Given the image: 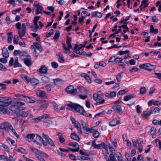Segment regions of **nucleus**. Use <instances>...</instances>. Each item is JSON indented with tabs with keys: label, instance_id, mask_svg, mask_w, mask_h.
Here are the masks:
<instances>
[{
	"label": "nucleus",
	"instance_id": "obj_28",
	"mask_svg": "<svg viewBox=\"0 0 161 161\" xmlns=\"http://www.w3.org/2000/svg\"><path fill=\"white\" fill-rule=\"evenodd\" d=\"M15 96L19 100L21 101H25L26 96H25L22 94H17L15 95Z\"/></svg>",
	"mask_w": 161,
	"mask_h": 161
},
{
	"label": "nucleus",
	"instance_id": "obj_33",
	"mask_svg": "<svg viewBox=\"0 0 161 161\" xmlns=\"http://www.w3.org/2000/svg\"><path fill=\"white\" fill-rule=\"evenodd\" d=\"M57 55L59 57L58 61L59 62L63 63L64 61V57L63 54L60 53H58L57 54Z\"/></svg>",
	"mask_w": 161,
	"mask_h": 161
},
{
	"label": "nucleus",
	"instance_id": "obj_32",
	"mask_svg": "<svg viewBox=\"0 0 161 161\" xmlns=\"http://www.w3.org/2000/svg\"><path fill=\"white\" fill-rule=\"evenodd\" d=\"M148 3H147V1L146 0H143L141 3L140 7L142 9V7H143V8H145L148 6Z\"/></svg>",
	"mask_w": 161,
	"mask_h": 161
},
{
	"label": "nucleus",
	"instance_id": "obj_40",
	"mask_svg": "<svg viewBox=\"0 0 161 161\" xmlns=\"http://www.w3.org/2000/svg\"><path fill=\"white\" fill-rule=\"evenodd\" d=\"M19 56L20 57V58L24 60L25 59V58H26L28 56H30L27 55V54L24 52H22L20 53Z\"/></svg>",
	"mask_w": 161,
	"mask_h": 161
},
{
	"label": "nucleus",
	"instance_id": "obj_58",
	"mask_svg": "<svg viewBox=\"0 0 161 161\" xmlns=\"http://www.w3.org/2000/svg\"><path fill=\"white\" fill-rule=\"evenodd\" d=\"M33 45L38 50H40L41 47V45L37 42L33 43Z\"/></svg>",
	"mask_w": 161,
	"mask_h": 161
},
{
	"label": "nucleus",
	"instance_id": "obj_45",
	"mask_svg": "<svg viewBox=\"0 0 161 161\" xmlns=\"http://www.w3.org/2000/svg\"><path fill=\"white\" fill-rule=\"evenodd\" d=\"M110 140L113 144L115 147H116L117 146V143L115 139L113 137H110Z\"/></svg>",
	"mask_w": 161,
	"mask_h": 161
},
{
	"label": "nucleus",
	"instance_id": "obj_55",
	"mask_svg": "<svg viewBox=\"0 0 161 161\" xmlns=\"http://www.w3.org/2000/svg\"><path fill=\"white\" fill-rule=\"evenodd\" d=\"M6 141H9L10 142L11 144L13 145V146H15V141L11 139L9 137H8L6 138Z\"/></svg>",
	"mask_w": 161,
	"mask_h": 161
},
{
	"label": "nucleus",
	"instance_id": "obj_57",
	"mask_svg": "<svg viewBox=\"0 0 161 161\" xmlns=\"http://www.w3.org/2000/svg\"><path fill=\"white\" fill-rule=\"evenodd\" d=\"M15 104L17 106L18 108L21 107L20 106L24 105L25 103L22 102H15Z\"/></svg>",
	"mask_w": 161,
	"mask_h": 161
},
{
	"label": "nucleus",
	"instance_id": "obj_3",
	"mask_svg": "<svg viewBox=\"0 0 161 161\" xmlns=\"http://www.w3.org/2000/svg\"><path fill=\"white\" fill-rule=\"evenodd\" d=\"M71 37L69 36L67 37L66 43L68 47H67L66 44L65 43H63L62 45L63 48L64 52V53H67L68 52H70V49L72 47V46L71 44Z\"/></svg>",
	"mask_w": 161,
	"mask_h": 161
},
{
	"label": "nucleus",
	"instance_id": "obj_22",
	"mask_svg": "<svg viewBox=\"0 0 161 161\" xmlns=\"http://www.w3.org/2000/svg\"><path fill=\"white\" fill-rule=\"evenodd\" d=\"M24 63L25 64L28 66H29L31 65V58L30 56H28L24 60Z\"/></svg>",
	"mask_w": 161,
	"mask_h": 161
},
{
	"label": "nucleus",
	"instance_id": "obj_52",
	"mask_svg": "<svg viewBox=\"0 0 161 161\" xmlns=\"http://www.w3.org/2000/svg\"><path fill=\"white\" fill-rule=\"evenodd\" d=\"M59 36V32L58 31H57L55 33L54 35L53 36V39H54L55 41H57V39L58 38Z\"/></svg>",
	"mask_w": 161,
	"mask_h": 161
},
{
	"label": "nucleus",
	"instance_id": "obj_43",
	"mask_svg": "<svg viewBox=\"0 0 161 161\" xmlns=\"http://www.w3.org/2000/svg\"><path fill=\"white\" fill-rule=\"evenodd\" d=\"M123 74V72H121L120 73H119L117 75L116 79L117 80V82H119L121 79V77Z\"/></svg>",
	"mask_w": 161,
	"mask_h": 161
},
{
	"label": "nucleus",
	"instance_id": "obj_26",
	"mask_svg": "<svg viewBox=\"0 0 161 161\" xmlns=\"http://www.w3.org/2000/svg\"><path fill=\"white\" fill-rule=\"evenodd\" d=\"M47 70V69L45 66L42 65L41 66L39 69V71L40 73L45 74L46 73Z\"/></svg>",
	"mask_w": 161,
	"mask_h": 161
},
{
	"label": "nucleus",
	"instance_id": "obj_17",
	"mask_svg": "<svg viewBox=\"0 0 161 161\" xmlns=\"http://www.w3.org/2000/svg\"><path fill=\"white\" fill-rule=\"evenodd\" d=\"M6 106H0V113L8 114L9 113V111L7 108L4 107Z\"/></svg>",
	"mask_w": 161,
	"mask_h": 161
},
{
	"label": "nucleus",
	"instance_id": "obj_31",
	"mask_svg": "<svg viewBox=\"0 0 161 161\" xmlns=\"http://www.w3.org/2000/svg\"><path fill=\"white\" fill-rule=\"evenodd\" d=\"M9 130H11V132L13 135L15 136L17 138H18L19 136V135L16 133V131L14 130L12 126H10V129Z\"/></svg>",
	"mask_w": 161,
	"mask_h": 161
},
{
	"label": "nucleus",
	"instance_id": "obj_41",
	"mask_svg": "<svg viewBox=\"0 0 161 161\" xmlns=\"http://www.w3.org/2000/svg\"><path fill=\"white\" fill-rule=\"evenodd\" d=\"M92 146L95 148H101V143L99 144H97L95 141H93L92 142Z\"/></svg>",
	"mask_w": 161,
	"mask_h": 161
},
{
	"label": "nucleus",
	"instance_id": "obj_30",
	"mask_svg": "<svg viewBox=\"0 0 161 161\" xmlns=\"http://www.w3.org/2000/svg\"><path fill=\"white\" fill-rule=\"evenodd\" d=\"M135 96V94H131L126 96L124 97V100L125 101H127L130 100L132 98L134 97Z\"/></svg>",
	"mask_w": 161,
	"mask_h": 161
},
{
	"label": "nucleus",
	"instance_id": "obj_1",
	"mask_svg": "<svg viewBox=\"0 0 161 161\" xmlns=\"http://www.w3.org/2000/svg\"><path fill=\"white\" fill-rule=\"evenodd\" d=\"M67 106V109L68 110H70L73 111H76L84 116H89L91 118H92V115L91 114H89L88 115L84 111L83 107L78 104L71 103L68 104Z\"/></svg>",
	"mask_w": 161,
	"mask_h": 161
},
{
	"label": "nucleus",
	"instance_id": "obj_23",
	"mask_svg": "<svg viewBox=\"0 0 161 161\" xmlns=\"http://www.w3.org/2000/svg\"><path fill=\"white\" fill-rule=\"evenodd\" d=\"M30 82L32 86H35L38 84L39 81L36 79L32 78H31Z\"/></svg>",
	"mask_w": 161,
	"mask_h": 161
},
{
	"label": "nucleus",
	"instance_id": "obj_51",
	"mask_svg": "<svg viewBox=\"0 0 161 161\" xmlns=\"http://www.w3.org/2000/svg\"><path fill=\"white\" fill-rule=\"evenodd\" d=\"M79 49L78 48V45L75 44V47L74 48L73 51L76 53L77 54H80V52L79 51Z\"/></svg>",
	"mask_w": 161,
	"mask_h": 161
},
{
	"label": "nucleus",
	"instance_id": "obj_62",
	"mask_svg": "<svg viewBox=\"0 0 161 161\" xmlns=\"http://www.w3.org/2000/svg\"><path fill=\"white\" fill-rule=\"evenodd\" d=\"M129 70L130 72H133L137 71L139 69L137 68L134 67L131 69H129Z\"/></svg>",
	"mask_w": 161,
	"mask_h": 161
},
{
	"label": "nucleus",
	"instance_id": "obj_48",
	"mask_svg": "<svg viewBox=\"0 0 161 161\" xmlns=\"http://www.w3.org/2000/svg\"><path fill=\"white\" fill-rule=\"evenodd\" d=\"M93 136L94 138H97L99 135V132L97 130L93 129Z\"/></svg>",
	"mask_w": 161,
	"mask_h": 161
},
{
	"label": "nucleus",
	"instance_id": "obj_9",
	"mask_svg": "<svg viewBox=\"0 0 161 161\" xmlns=\"http://www.w3.org/2000/svg\"><path fill=\"white\" fill-rule=\"evenodd\" d=\"M42 136L44 139L50 145L53 147L55 146V144L53 142V141L52 139L50 138L49 136L44 133H42Z\"/></svg>",
	"mask_w": 161,
	"mask_h": 161
},
{
	"label": "nucleus",
	"instance_id": "obj_27",
	"mask_svg": "<svg viewBox=\"0 0 161 161\" xmlns=\"http://www.w3.org/2000/svg\"><path fill=\"white\" fill-rule=\"evenodd\" d=\"M49 117V116L47 114H44L42 116H40L37 117L36 119V120H37V121H39L43 119H46Z\"/></svg>",
	"mask_w": 161,
	"mask_h": 161
},
{
	"label": "nucleus",
	"instance_id": "obj_56",
	"mask_svg": "<svg viewBox=\"0 0 161 161\" xmlns=\"http://www.w3.org/2000/svg\"><path fill=\"white\" fill-rule=\"evenodd\" d=\"M116 59V58L115 56H112L110 58L108 61L109 63L114 62L115 61Z\"/></svg>",
	"mask_w": 161,
	"mask_h": 161
},
{
	"label": "nucleus",
	"instance_id": "obj_14",
	"mask_svg": "<svg viewBox=\"0 0 161 161\" xmlns=\"http://www.w3.org/2000/svg\"><path fill=\"white\" fill-rule=\"evenodd\" d=\"M35 135L34 134H28L25 137V139L29 142L32 141Z\"/></svg>",
	"mask_w": 161,
	"mask_h": 161
},
{
	"label": "nucleus",
	"instance_id": "obj_47",
	"mask_svg": "<svg viewBox=\"0 0 161 161\" xmlns=\"http://www.w3.org/2000/svg\"><path fill=\"white\" fill-rule=\"evenodd\" d=\"M17 109H18V108L15 104V103H14V105H11L9 107L10 110L13 111H16V110Z\"/></svg>",
	"mask_w": 161,
	"mask_h": 161
},
{
	"label": "nucleus",
	"instance_id": "obj_64",
	"mask_svg": "<svg viewBox=\"0 0 161 161\" xmlns=\"http://www.w3.org/2000/svg\"><path fill=\"white\" fill-rule=\"evenodd\" d=\"M155 77L158 78L161 80V73H154Z\"/></svg>",
	"mask_w": 161,
	"mask_h": 161
},
{
	"label": "nucleus",
	"instance_id": "obj_61",
	"mask_svg": "<svg viewBox=\"0 0 161 161\" xmlns=\"http://www.w3.org/2000/svg\"><path fill=\"white\" fill-rule=\"evenodd\" d=\"M7 157L6 156L3 155H0V160L7 161Z\"/></svg>",
	"mask_w": 161,
	"mask_h": 161
},
{
	"label": "nucleus",
	"instance_id": "obj_38",
	"mask_svg": "<svg viewBox=\"0 0 161 161\" xmlns=\"http://www.w3.org/2000/svg\"><path fill=\"white\" fill-rule=\"evenodd\" d=\"M48 106V103H46L41 104L39 106V110H42L43 109H46Z\"/></svg>",
	"mask_w": 161,
	"mask_h": 161
},
{
	"label": "nucleus",
	"instance_id": "obj_63",
	"mask_svg": "<svg viewBox=\"0 0 161 161\" xmlns=\"http://www.w3.org/2000/svg\"><path fill=\"white\" fill-rule=\"evenodd\" d=\"M156 145L157 146H158L159 148H161V142L159 139H157L155 141Z\"/></svg>",
	"mask_w": 161,
	"mask_h": 161
},
{
	"label": "nucleus",
	"instance_id": "obj_7",
	"mask_svg": "<svg viewBox=\"0 0 161 161\" xmlns=\"http://www.w3.org/2000/svg\"><path fill=\"white\" fill-rule=\"evenodd\" d=\"M142 142L140 140H136L133 141V145L134 147H136L139 152L141 153L142 151L143 146L141 143Z\"/></svg>",
	"mask_w": 161,
	"mask_h": 161
},
{
	"label": "nucleus",
	"instance_id": "obj_20",
	"mask_svg": "<svg viewBox=\"0 0 161 161\" xmlns=\"http://www.w3.org/2000/svg\"><path fill=\"white\" fill-rule=\"evenodd\" d=\"M21 77L25 83H28L30 82L31 79L30 77H28L24 74H21Z\"/></svg>",
	"mask_w": 161,
	"mask_h": 161
},
{
	"label": "nucleus",
	"instance_id": "obj_34",
	"mask_svg": "<svg viewBox=\"0 0 161 161\" xmlns=\"http://www.w3.org/2000/svg\"><path fill=\"white\" fill-rule=\"evenodd\" d=\"M13 35L11 32H8V33L7 41L9 43H11L12 42Z\"/></svg>",
	"mask_w": 161,
	"mask_h": 161
},
{
	"label": "nucleus",
	"instance_id": "obj_29",
	"mask_svg": "<svg viewBox=\"0 0 161 161\" xmlns=\"http://www.w3.org/2000/svg\"><path fill=\"white\" fill-rule=\"evenodd\" d=\"M41 80L42 82L45 83L49 82L50 80V78L46 76H43Z\"/></svg>",
	"mask_w": 161,
	"mask_h": 161
},
{
	"label": "nucleus",
	"instance_id": "obj_6",
	"mask_svg": "<svg viewBox=\"0 0 161 161\" xmlns=\"http://www.w3.org/2000/svg\"><path fill=\"white\" fill-rule=\"evenodd\" d=\"M65 91L67 93L74 96L78 94L77 89L74 88V87L72 85H70L67 86L65 89Z\"/></svg>",
	"mask_w": 161,
	"mask_h": 161
},
{
	"label": "nucleus",
	"instance_id": "obj_24",
	"mask_svg": "<svg viewBox=\"0 0 161 161\" xmlns=\"http://www.w3.org/2000/svg\"><path fill=\"white\" fill-rule=\"evenodd\" d=\"M116 94V93L115 92L112 91L110 93H106L105 94V96L106 97H108L109 98H112L115 97Z\"/></svg>",
	"mask_w": 161,
	"mask_h": 161
},
{
	"label": "nucleus",
	"instance_id": "obj_39",
	"mask_svg": "<svg viewBox=\"0 0 161 161\" xmlns=\"http://www.w3.org/2000/svg\"><path fill=\"white\" fill-rule=\"evenodd\" d=\"M14 67H21V65L18 63V58L16 57L14 59Z\"/></svg>",
	"mask_w": 161,
	"mask_h": 161
},
{
	"label": "nucleus",
	"instance_id": "obj_54",
	"mask_svg": "<svg viewBox=\"0 0 161 161\" xmlns=\"http://www.w3.org/2000/svg\"><path fill=\"white\" fill-rule=\"evenodd\" d=\"M146 92V88L145 87H142L141 88L140 92V93L141 94H144Z\"/></svg>",
	"mask_w": 161,
	"mask_h": 161
},
{
	"label": "nucleus",
	"instance_id": "obj_36",
	"mask_svg": "<svg viewBox=\"0 0 161 161\" xmlns=\"http://www.w3.org/2000/svg\"><path fill=\"white\" fill-rule=\"evenodd\" d=\"M156 128L154 127H152L151 129V134L152 135V137L153 138H155L156 137Z\"/></svg>",
	"mask_w": 161,
	"mask_h": 161
},
{
	"label": "nucleus",
	"instance_id": "obj_19",
	"mask_svg": "<svg viewBox=\"0 0 161 161\" xmlns=\"http://www.w3.org/2000/svg\"><path fill=\"white\" fill-rule=\"evenodd\" d=\"M2 55L3 56L6 58L9 57V54L7 48L4 47L2 49Z\"/></svg>",
	"mask_w": 161,
	"mask_h": 161
},
{
	"label": "nucleus",
	"instance_id": "obj_15",
	"mask_svg": "<svg viewBox=\"0 0 161 161\" xmlns=\"http://www.w3.org/2000/svg\"><path fill=\"white\" fill-rule=\"evenodd\" d=\"M112 108L114 110H116L119 114L122 113V109L121 106L120 105H117L114 106L112 107Z\"/></svg>",
	"mask_w": 161,
	"mask_h": 161
},
{
	"label": "nucleus",
	"instance_id": "obj_46",
	"mask_svg": "<svg viewBox=\"0 0 161 161\" xmlns=\"http://www.w3.org/2000/svg\"><path fill=\"white\" fill-rule=\"evenodd\" d=\"M152 112L151 110H147L143 112V114L145 116H149L150 115Z\"/></svg>",
	"mask_w": 161,
	"mask_h": 161
},
{
	"label": "nucleus",
	"instance_id": "obj_10",
	"mask_svg": "<svg viewBox=\"0 0 161 161\" xmlns=\"http://www.w3.org/2000/svg\"><path fill=\"white\" fill-rule=\"evenodd\" d=\"M33 5L36 8V14H38L42 12V7L38 3L36 2H35L33 4Z\"/></svg>",
	"mask_w": 161,
	"mask_h": 161
},
{
	"label": "nucleus",
	"instance_id": "obj_5",
	"mask_svg": "<svg viewBox=\"0 0 161 161\" xmlns=\"http://www.w3.org/2000/svg\"><path fill=\"white\" fill-rule=\"evenodd\" d=\"M93 99L96 102V103L95 104L96 105L103 104L105 102V100L97 93H94L93 94Z\"/></svg>",
	"mask_w": 161,
	"mask_h": 161
},
{
	"label": "nucleus",
	"instance_id": "obj_35",
	"mask_svg": "<svg viewBox=\"0 0 161 161\" xmlns=\"http://www.w3.org/2000/svg\"><path fill=\"white\" fill-rule=\"evenodd\" d=\"M25 101L30 103H35V101L32 99L31 98L28 96H26Z\"/></svg>",
	"mask_w": 161,
	"mask_h": 161
},
{
	"label": "nucleus",
	"instance_id": "obj_12",
	"mask_svg": "<svg viewBox=\"0 0 161 161\" xmlns=\"http://www.w3.org/2000/svg\"><path fill=\"white\" fill-rule=\"evenodd\" d=\"M10 126L12 125L8 122H5L1 124L0 128L5 130L9 131Z\"/></svg>",
	"mask_w": 161,
	"mask_h": 161
},
{
	"label": "nucleus",
	"instance_id": "obj_16",
	"mask_svg": "<svg viewBox=\"0 0 161 161\" xmlns=\"http://www.w3.org/2000/svg\"><path fill=\"white\" fill-rule=\"evenodd\" d=\"M70 137L72 139L77 141H79L80 139L78 135L75 132L72 133Z\"/></svg>",
	"mask_w": 161,
	"mask_h": 161
},
{
	"label": "nucleus",
	"instance_id": "obj_42",
	"mask_svg": "<svg viewBox=\"0 0 161 161\" xmlns=\"http://www.w3.org/2000/svg\"><path fill=\"white\" fill-rule=\"evenodd\" d=\"M37 95L40 97H43L45 95L44 92L42 91H39L36 93Z\"/></svg>",
	"mask_w": 161,
	"mask_h": 161
},
{
	"label": "nucleus",
	"instance_id": "obj_8",
	"mask_svg": "<svg viewBox=\"0 0 161 161\" xmlns=\"http://www.w3.org/2000/svg\"><path fill=\"white\" fill-rule=\"evenodd\" d=\"M42 136L44 139L50 145L53 147L55 146V144L53 142V141L52 139L50 138L49 136L44 133H42Z\"/></svg>",
	"mask_w": 161,
	"mask_h": 161
},
{
	"label": "nucleus",
	"instance_id": "obj_13",
	"mask_svg": "<svg viewBox=\"0 0 161 161\" xmlns=\"http://www.w3.org/2000/svg\"><path fill=\"white\" fill-rule=\"evenodd\" d=\"M119 123V120L117 118H114L110 121L109 122L108 124L111 126H115Z\"/></svg>",
	"mask_w": 161,
	"mask_h": 161
},
{
	"label": "nucleus",
	"instance_id": "obj_60",
	"mask_svg": "<svg viewBox=\"0 0 161 161\" xmlns=\"http://www.w3.org/2000/svg\"><path fill=\"white\" fill-rule=\"evenodd\" d=\"M80 123L82 126V129L83 130L87 127L86 123L83 120H80Z\"/></svg>",
	"mask_w": 161,
	"mask_h": 161
},
{
	"label": "nucleus",
	"instance_id": "obj_59",
	"mask_svg": "<svg viewBox=\"0 0 161 161\" xmlns=\"http://www.w3.org/2000/svg\"><path fill=\"white\" fill-rule=\"evenodd\" d=\"M33 151L35 153V156L36 157H37V156H38L40 155V154L39 153V152H41V151H39L37 149H35L34 148Z\"/></svg>",
	"mask_w": 161,
	"mask_h": 161
},
{
	"label": "nucleus",
	"instance_id": "obj_2",
	"mask_svg": "<svg viewBox=\"0 0 161 161\" xmlns=\"http://www.w3.org/2000/svg\"><path fill=\"white\" fill-rule=\"evenodd\" d=\"M30 23L27 22L25 24V23H23L21 27V24L19 22L17 23L15 25V27L18 29V33L19 35V37L20 39H22V37L25 35L26 30V26H29Z\"/></svg>",
	"mask_w": 161,
	"mask_h": 161
},
{
	"label": "nucleus",
	"instance_id": "obj_18",
	"mask_svg": "<svg viewBox=\"0 0 161 161\" xmlns=\"http://www.w3.org/2000/svg\"><path fill=\"white\" fill-rule=\"evenodd\" d=\"M56 135L58 136V139L60 143H63L65 141V139L63 137L62 134L60 132H56Z\"/></svg>",
	"mask_w": 161,
	"mask_h": 161
},
{
	"label": "nucleus",
	"instance_id": "obj_53",
	"mask_svg": "<svg viewBox=\"0 0 161 161\" xmlns=\"http://www.w3.org/2000/svg\"><path fill=\"white\" fill-rule=\"evenodd\" d=\"M78 94L77 95H75V96H78L80 99H82L83 100L85 99L87 97V96H86L83 95L81 94H79L78 92Z\"/></svg>",
	"mask_w": 161,
	"mask_h": 161
},
{
	"label": "nucleus",
	"instance_id": "obj_50",
	"mask_svg": "<svg viewBox=\"0 0 161 161\" xmlns=\"http://www.w3.org/2000/svg\"><path fill=\"white\" fill-rule=\"evenodd\" d=\"M69 145L70 146H72L75 148H79V144L76 142H71L69 143Z\"/></svg>",
	"mask_w": 161,
	"mask_h": 161
},
{
	"label": "nucleus",
	"instance_id": "obj_37",
	"mask_svg": "<svg viewBox=\"0 0 161 161\" xmlns=\"http://www.w3.org/2000/svg\"><path fill=\"white\" fill-rule=\"evenodd\" d=\"M83 130L86 134H89L92 132L93 129L92 128H89L87 126Z\"/></svg>",
	"mask_w": 161,
	"mask_h": 161
},
{
	"label": "nucleus",
	"instance_id": "obj_49",
	"mask_svg": "<svg viewBox=\"0 0 161 161\" xmlns=\"http://www.w3.org/2000/svg\"><path fill=\"white\" fill-rule=\"evenodd\" d=\"M18 152L21 153L26 154V150L22 147H19L17 149Z\"/></svg>",
	"mask_w": 161,
	"mask_h": 161
},
{
	"label": "nucleus",
	"instance_id": "obj_4",
	"mask_svg": "<svg viewBox=\"0 0 161 161\" xmlns=\"http://www.w3.org/2000/svg\"><path fill=\"white\" fill-rule=\"evenodd\" d=\"M139 67L140 69L149 71H151L156 68L155 65L148 63L141 64L139 65Z\"/></svg>",
	"mask_w": 161,
	"mask_h": 161
},
{
	"label": "nucleus",
	"instance_id": "obj_11",
	"mask_svg": "<svg viewBox=\"0 0 161 161\" xmlns=\"http://www.w3.org/2000/svg\"><path fill=\"white\" fill-rule=\"evenodd\" d=\"M9 99V98L7 97H0V102L1 103H4L3 105L5 106H8L10 105L11 103L12 102L6 101Z\"/></svg>",
	"mask_w": 161,
	"mask_h": 161
},
{
	"label": "nucleus",
	"instance_id": "obj_25",
	"mask_svg": "<svg viewBox=\"0 0 161 161\" xmlns=\"http://www.w3.org/2000/svg\"><path fill=\"white\" fill-rule=\"evenodd\" d=\"M30 113V110L26 111H21L19 113V115L22 117H26L28 116Z\"/></svg>",
	"mask_w": 161,
	"mask_h": 161
},
{
	"label": "nucleus",
	"instance_id": "obj_21",
	"mask_svg": "<svg viewBox=\"0 0 161 161\" xmlns=\"http://www.w3.org/2000/svg\"><path fill=\"white\" fill-rule=\"evenodd\" d=\"M91 17H96L100 18L102 16V14L101 13L96 11L92 13Z\"/></svg>",
	"mask_w": 161,
	"mask_h": 161
},
{
	"label": "nucleus",
	"instance_id": "obj_44",
	"mask_svg": "<svg viewBox=\"0 0 161 161\" xmlns=\"http://www.w3.org/2000/svg\"><path fill=\"white\" fill-rule=\"evenodd\" d=\"M1 147H3V150H5L6 151L8 152H9V148L8 147L7 145L4 144H3L1 146Z\"/></svg>",
	"mask_w": 161,
	"mask_h": 161
}]
</instances>
